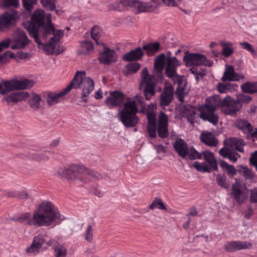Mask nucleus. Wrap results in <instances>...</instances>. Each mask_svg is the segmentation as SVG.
Returning a JSON list of instances; mask_svg holds the SVG:
<instances>
[{"instance_id": "f257e3e1", "label": "nucleus", "mask_w": 257, "mask_h": 257, "mask_svg": "<svg viewBox=\"0 0 257 257\" xmlns=\"http://www.w3.org/2000/svg\"><path fill=\"white\" fill-rule=\"evenodd\" d=\"M65 217L60 215L54 206L49 201H43L40 204L37 210L31 218L30 213L27 212L17 217V221L25 222L30 225L37 227L48 226L63 220Z\"/></svg>"}, {"instance_id": "f03ea898", "label": "nucleus", "mask_w": 257, "mask_h": 257, "mask_svg": "<svg viewBox=\"0 0 257 257\" xmlns=\"http://www.w3.org/2000/svg\"><path fill=\"white\" fill-rule=\"evenodd\" d=\"M23 25L30 37L33 38L39 45H42L39 37V30L43 39H46L55 30L54 25L52 23L51 14H45L42 10L35 11L31 16V20L23 22Z\"/></svg>"}, {"instance_id": "7ed1b4c3", "label": "nucleus", "mask_w": 257, "mask_h": 257, "mask_svg": "<svg viewBox=\"0 0 257 257\" xmlns=\"http://www.w3.org/2000/svg\"><path fill=\"white\" fill-rule=\"evenodd\" d=\"M85 72L78 71L70 84L62 91L59 93L49 92L47 93V102L49 105L57 103L60 99L66 95L72 88H82L81 93L82 101L86 103L87 96L89 95L94 88V83L90 77H85Z\"/></svg>"}, {"instance_id": "20e7f679", "label": "nucleus", "mask_w": 257, "mask_h": 257, "mask_svg": "<svg viewBox=\"0 0 257 257\" xmlns=\"http://www.w3.org/2000/svg\"><path fill=\"white\" fill-rule=\"evenodd\" d=\"M223 100V99H219L217 96H211L209 98L208 103L204 105V108L200 110V114L194 109L184 107L182 111V115L187 118V121L191 124L198 122L199 118H201L203 120L208 121L216 125L218 122L219 116L215 111L218 105L222 109L221 102Z\"/></svg>"}, {"instance_id": "39448f33", "label": "nucleus", "mask_w": 257, "mask_h": 257, "mask_svg": "<svg viewBox=\"0 0 257 257\" xmlns=\"http://www.w3.org/2000/svg\"><path fill=\"white\" fill-rule=\"evenodd\" d=\"M161 50V44L158 42L149 43L144 45L142 47H138L132 49L124 54L121 57L125 62H134L141 61L146 54L148 56H152Z\"/></svg>"}, {"instance_id": "423d86ee", "label": "nucleus", "mask_w": 257, "mask_h": 257, "mask_svg": "<svg viewBox=\"0 0 257 257\" xmlns=\"http://www.w3.org/2000/svg\"><path fill=\"white\" fill-rule=\"evenodd\" d=\"M138 112V108L135 101L130 99L124 104V107L118 113V117L125 127H134L139 121V117L136 115Z\"/></svg>"}, {"instance_id": "0eeeda50", "label": "nucleus", "mask_w": 257, "mask_h": 257, "mask_svg": "<svg viewBox=\"0 0 257 257\" xmlns=\"http://www.w3.org/2000/svg\"><path fill=\"white\" fill-rule=\"evenodd\" d=\"M251 100L250 96L244 94L239 95L236 99L227 95L221 102L222 112L226 115L235 116L242 106V104L247 103Z\"/></svg>"}, {"instance_id": "6e6552de", "label": "nucleus", "mask_w": 257, "mask_h": 257, "mask_svg": "<svg viewBox=\"0 0 257 257\" xmlns=\"http://www.w3.org/2000/svg\"><path fill=\"white\" fill-rule=\"evenodd\" d=\"M70 179L78 180L82 182L103 178L101 174L86 168L83 165L72 164L70 166Z\"/></svg>"}, {"instance_id": "1a4fd4ad", "label": "nucleus", "mask_w": 257, "mask_h": 257, "mask_svg": "<svg viewBox=\"0 0 257 257\" xmlns=\"http://www.w3.org/2000/svg\"><path fill=\"white\" fill-rule=\"evenodd\" d=\"M142 86H145L144 94L146 99L149 100L151 97L155 93V77L153 75L149 74L148 71L146 68H144L142 73Z\"/></svg>"}, {"instance_id": "9d476101", "label": "nucleus", "mask_w": 257, "mask_h": 257, "mask_svg": "<svg viewBox=\"0 0 257 257\" xmlns=\"http://www.w3.org/2000/svg\"><path fill=\"white\" fill-rule=\"evenodd\" d=\"M16 20V11L14 9L6 11L0 16V32H4L13 27Z\"/></svg>"}, {"instance_id": "9b49d317", "label": "nucleus", "mask_w": 257, "mask_h": 257, "mask_svg": "<svg viewBox=\"0 0 257 257\" xmlns=\"http://www.w3.org/2000/svg\"><path fill=\"white\" fill-rule=\"evenodd\" d=\"M184 54L183 60L185 64H212L210 60L201 53H190L186 51Z\"/></svg>"}, {"instance_id": "f8f14e48", "label": "nucleus", "mask_w": 257, "mask_h": 257, "mask_svg": "<svg viewBox=\"0 0 257 257\" xmlns=\"http://www.w3.org/2000/svg\"><path fill=\"white\" fill-rule=\"evenodd\" d=\"M124 95L119 91L115 90L110 92L104 102L109 109L120 107L124 105Z\"/></svg>"}, {"instance_id": "ddd939ff", "label": "nucleus", "mask_w": 257, "mask_h": 257, "mask_svg": "<svg viewBox=\"0 0 257 257\" xmlns=\"http://www.w3.org/2000/svg\"><path fill=\"white\" fill-rule=\"evenodd\" d=\"M245 189L237 181L232 185L230 192L231 196L239 205L243 203L247 199V195L244 190Z\"/></svg>"}, {"instance_id": "4468645a", "label": "nucleus", "mask_w": 257, "mask_h": 257, "mask_svg": "<svg viewBox=\"0 0 257 257\" xmlns=\"http://www.w3.org/2000/svg\"><path fill=\"white\" fill-rule=\"evenodd\" d=\"M98 59L101 64H109L116 63L118 56L114 49L104 46L103 50L99 53Z\"/></svg>"}, {"instance_id": "2eb2a0df", "label": "nucleus", "mask_w": 257, "mask_h": 257, "mask_svg": "<svg viewBox=\"0 0 257 257\" xmlns=\"http://www.w3.org/2000/svg\"><path fill=\"white\" fill-rule=\"evenodd\" d=\"M157 131L161 138H166L169 136L168 117L163 111H161L159 115Z\"/></svg>"}, {"instance_id": "dca6fc26", "label": "nucleus", "mask_w": 257, "mask_h": 257, "mask_svg": "<svg viewBox=\"0 0 257 257\" xmlns=\"http://www.w3.org/2000/svg\"><path fill=\"white\" fill-rule=\"evenodd\" d=\"M12 43V40L9 38L6 39L0 42V53L8 48ZM15 58L14 54L10 51H7L0 55V63L10 62V60Z\"/></svg>"}, {"instance_id": "f3484780", "label": "nucleus", "mask_w": 257, "mask_h": 257, "mask_svg": "<svg viewBox=\"0 0 257 257\" xmlns=\"http://www.w3.org/2000/svg\"><path fill=\"white\" fill-rule=\"evenodd\" d=\"M252 246V244L247 241H232L227 242L224 245V249L229 252L247 249Z\"/></svg>"}, {"instance_id": "a211bd4d", "label": "nucleus", "mask_w": 257, "mask_h": 257, "mask_svg": "<svg viewBox=\"0 0 257 257\" xmlns=\"http://www.w3.org/2000/svg\"><path fill=\"white\" fill-rule=\"evenodd\" d=\"M175 80L173 82L174 84H177L175 93L178 97V100L180 102H184L185 91L186 88L187 81L183 75Z\"/></svg>"}, {"instance_id": "6ab92c4d", "label": "nucleus", "mask_w": 257, "mask_h": 257, "mask_svg": "<svg viewBox=\"0 0 257 257\" xmlns=\"http://www.w3.org/2000/svg\"><path fill=\"white\" fill-rule=\"evenodd\" d=\"M174 98V89L172 86L165 87L161 94L160 105L161 106H168L173 101Z\"/></svg>"}, {"instance_id": "aec40b11", "label": "nucleus", "mask_w": 257, "mask_h": 257, "mask_svg": "<svg viewBox=\"0 0 257 257\" xmlns=\"http://www.w3.org/2000/svg\"><path fill=\"white\" fill-rule=\"evenodd\" d=\"M16 90V78L10 80H2L0 83V94L5 95Z\"/></svg>"}, {"instance_id": "412c9836", "label": "nucleus", "mask_w": 257, "mask_h": 257, "mask_svg": "<svg viewBox=\"0 0 257 257\" xmlns=\"http://www.w3.org/2000/svg\"><path fill=\"white\" fill-rule=\"evenodd\" d=\"M199 139L201 142L209 147H214L218 144L217 140L212 132H203L200 135Z\"/></svg>"}, {"instance_id": "4be33fe9", "label": "nucleus", "mask_w": 257, "mask_h": 257, "mask_svg": "<svg viewBox=\"0 0 257 257\" xmlns=\"http://www.w3.org/2000/svg\"><path fill=\"white\" fill-rule=\"evenodd\" d=\"M237 125L238 128L247 132V137L250 136L253 141L257 140V129L255 128L254 131L253 127L250 123L247 121L241 120L238 123Z\"/></svg>"}, {"instance_id": "5701e85b", "label": "nucleus", "mask_w": 257, "mask_h": 257, "mask_svg": "<svg viewBox=\"0 0 257 257\" xmlns=\"http://www.w3.org/2000/svg\"><path fill=\"white\" fill-rule=\"evenodd\" d=\"M173 147L178 155L182 158H185L189 153L187 144L182 139H177L174 143Z\"/></svg>"}, {"instance_id": "b1692460", "label": "nucleus", "mask_w": 257, "mask_h": 257, "mask_svg": "<svg viewBox=\"0 0 257 257\" xmlns=\"http://www.w3.org/2000/svg\"><path fill=\"white\" fill-rule=\"evenodd\" d=\"M38 0H22V5L26 12H23L20 15L17 14V19H26L28 17L34 9V6L38 3Z\"/></svg>"}, {"instance_id": "393cba45", "label": "nucleus", "mask_w": 257, "mask_h": 257, "mask_svg": "<svg viewBox=\"0 0 257 257\" xmlns=\"http://www.w3.org/2000/svg\"><path fill=\"white\" fill-rule=\"evenodd\" d=\"M59 39H55V37H52L50 39L49 43L46 44L44 46V50L48 54H59L62 52L60 51L58 49Z\"/></svg>"}, {"instance_id": "a878e982", "label": "nucleus", "mask_w": 257, "mask_h": 257, "mask_svg": "<svg viewBox=\"0 0 257 257\" xmlns=\"http://www.w3.org/2000/svg\"><path fill=\"white\" fill-rule=\"evenodd\" d=\"M47 244L52 247L56 257H66L67 249L63 245L60 244L58 241L52 239L50 240Z\"/></svg>"}, {"instance_id": "bb28decb", "label": "nucleus", "mask_w": 257, "mask_h": 257, "mask_svg": "<svg viewBox=\"0 0 257 257\" xmlns=\"http://www.w3.org/2000/svg\"><path fill=\"white\" fill-rule=\"evenodd\" d=\"M46 239L44 235L39 234L35 237L31 246L27 250L28 252L36 253L39 252Z\"/></svg>"}, {"instance_id": "cd10ccee", "label": "nucleus", "mask_w": 257, "mask_h": 257, "mask_svg": "<svg viewBox=\"0 0 257 257\" xmlns=\"http://www.w3.org/2000/svg\"><path fill=\"white\" fill-rule=\"evenodd\" d=\"M226 69L224 72L223 77H222V81L225 82L226 81H237L238 80L239 78L234 70V68L232 65H225Z\"/></svg>"}, {"instance_id": "c85d7f7f", "label": "nucleus", "mask_w": 257, "mask_h": 257, "mask_svg": "<svg viewBox=\"0 0 257 257\" xmlns=\"http://www.w3.org/2000/svg\"><path fill=\"white\" fill-rule=\"evenodd\" d=\"M29 40L26 33L21 29H17V49H21L28 45Z\"/></svg>"}, {"instance_id": "c756f323", "label": "nucleus", "mask_w": 257, "mask_h": 257, "mask_svg": "<svg viewBox=\"0 0 257 257\" xmlns=\"http://www.w3.org/2000/svg\"><path fill=\"white\" fill-rule=\"evenodd\" d=\"M41 101L42 98L40 95L36 93H32V96H30L28 104L32 109L38 110L42 106Z\"/></svg>"}, {"instance_id": "7c9ffc66", "label": "nucleus", "mask_w": 257, "mask_h": 257, "mask_svg": "<svg viewBox=\"0 0 257 257\" xmlns=\"http://www.w3.org/2000/svg\"><path fill=\"white\" fill-rule=\"evenodd\" d=\"M136 4V9H137L138 13L152 12L155 11L153 4L150 2L145 3L138 1Z\"/></svg>"}, {"instance_id": "2f4dec72", "label": "nucleus", "mask_w": 257, "mask_h": 257, "mask_svg": "<svg viewBox=\"0 0 257 257\" xmlns=\"http://www.w3.org/2000/svg\"><path fill=\"white\" fill-rule=\"evenodd\" d=\"M35 84V82L31 79L22 78L17 80V91L19 90L29 89Z\"/></svg>"}, {"instance_id": "473e14b6", "label": "nucleus", "mask_w": 257, "mask_h": 257, "mask_svg": "<svg viewBox=\"0 0 257 257\" xmlns=\"http://www.w3.org/2000/svg\"><path fill=\"white\" fill-rule=\"evenodd\" d=\"M203 155L204 159L208 163L209 166L213 167L214 171H217L218 170V167L213 153L206 151L203 152Z\"/></svg>"}, {"instance_id": "72a5a7b5", "label": "nucleus", "mask_w": 257, "mask_h": 257, "mask_svg": "<svg viewBox=\"0 0 257 257\" xmlns=\"http://www.w3.org/2000/svg\"><path fill=\"white\" fill-rule=\"evenodd\" d=\"M51 153L49 152H45L43 153H37L33 152H29L28 155V158L35 160L36 161L46 160L48 159Z\"/></svg>"}, {"instance_id": "f704fd0d", "label": "nucleus", "mask_w": 257, "mask_h": 257, "mask_svg": "<svg viewBox=\"0 0 257 257\" xmlns=\"http://www.w3.org/2000/svg\"><path fill=\"white\" fill-rule=\"evenodd\" d=\"M178 65H166L165 69L166 75L171 79L173 82L175 81L176 79H178L182 75H179L177 73L176 66Z\"/></svg>"}, {"instance_id": "c9c22d12", "label": "nucleus", "mask_w": 257, "mask_h": 257, "mask_svg": "<svg viewBox=\"0 0 257 257\" xmlns=\"http://www.w3.org/2000/svg\"><path fill=\"white\" fill-rule=\"evenodd\" d=\"M243 92L253 94L257 92V82H246L241 86Z\"/></svg>"}, {"instance_id": "e433bc0d", "label": "nucleus", "mask_w": 257, "mask_h": 257, "mask_svg": "<svg viewBox=\"0 0 257 257\" xmlns=\"http://www.w3.org/2000/svg\"><path fill=\"white\" fill-rule=\"evenodd\" d=\"M220 167L224 170L226 171L228 175H234L236 173V170L232 165L228 164L223 160H221L219 162Z\"/></svg>"}, {"instance_id": "4c0bfd02", "label": "nucleus", "mask_w": 257, "mask_h": 257, "mask_svg": "<svg viewBox=\"0 0 257 257\" xmlns=\"http://www.w3.org/2000/svg\"><path fill=\"white\" fill-rule=\"evenodd\" d=\"M154 105H149L147 110L148 123H156V115L153 109Z\"/></svg>"}, {"instance_id": "58836bf2", "label": "nucleus", "mask_w": 257, "mask_h": 257, "mask_svg": "<svg viewBox=\"0 0 257 257\" xmlns=\"http://www.w3.org/2000/svg\"><path fill=\"white\" fill-rule=\"evenodd\" d=\"M193 166L198 171L202 172H208L210 173L212 171H214L213 167L208 166L204 163H200L198 162H194Z\"/></svg>"}, {"instance_id": "ea45409f", "label": "nucleus", "mask_w": 257, "mask_h": 257, "mask_svg": "<svg viewBox=\"0 0 257 257\" xmlns=\"http://www.w3.org/2000/svg\"><path fill=\"white\" fill-rule=\"evenodd\" d=\"M149 208L154 210L155 208H158L160 210H167L165 205L162 200L159 198H155L153 202L151 203Z\"/></svg>"}, {"instance_id": "a19ab883", "label": "nucleus", "mask_w": 257, "mask_h": 257, "mask_svg": "<svg viewBox=\"0 0 257 257\" xmlns=\"http://www.w3.org/2000/svg\"><path fill=\"white\" fill-rule=\"evenodd\" d=\"M40 3L47 11H53L56 9L55 0H40Z\"/></svg>"}, {"instance_id": "79ce46f5", "label": "nucleus", "mask_w": 257, "mask_h": 257, "mask_svg": "<svg viewBox=\"0 0 257 257\" xmlns=\"http://www.w3.org/2000/svg\"><path fill=\"white\" fill-rule=\"evenodd\" d=\"M140 68V65H126L123 69V73L125 76L136 73Z\"/></svg>"}, {"instance_id": "37998d69", "label": "nucleus", "mask_w": 257, "mask_h": 257, "mask_svg": "<svg viewBox=\"0 0 257 257\" xmlns=\"http://www.w3.org/2000/svg\"><path fill=\"white\" fill-rule=\"evenodd\" d=\"M90 219L92 225L91 223H89L85 234V239L89 242H91L93 240L92 226H94V219L92 218H91Z\"/></svg>"}, {"instance_id": "c03bdc74", "label": "nucleus", "mask_w": 257, "mask_h": 257, "mask_svg": "<svg viewBox=\"0 0 257 257\" xmlns=\"http://www.w3.org/2000/svg\"><path fill=\"white\" fill-rule=\"evenodd\" d=\"M220 45L223 47L221 54L225 57H228L233 53V49L229 46V44L226 43H221Z\"/></svg>"}, {"instance_id": "a18cd8bd", "label": "nucleus", "mask_w": 257, "mask_h": 257, "mask_svg": "<svg viewBox=\"0 0 257 257\" xmlns=\"http://www.w3.org/2000/svg\"><path fill=\"white\" fill-rule=\"evenodd\" d=\"M189 159L190 160H195L197 159H201L202 158V154L199 153L194 147H191L189 150V153L187 155Z\"/></svg>"}, {"instance_id": "49530a36", "label": "nucleus", "mask_w": 257, "mask_h": 257, "mask_svg": "<svg viewBox=\"0 0 257 257\" xmlns=\"http://www.w3.org/2000/svg\"><path fill=\"white\" fill-rule=\"evenodd\" d=\"M156 123H148L147 132L148 136L151 138H155L156 135Z\"/></svg>"}, {"instance_id": "de8ad7c7", "label": "nucleus", "mask_w": 257, "mask_h": 257, "mask_svg": "<svg viewBox=\"0 0 257 257\" xmlns=\"http://www.w3.org/2000/svg\"><path fill=\"white\" fill-rule=\"evenodd\" d=\"M216 181L221 188L227 189L229 187V184L226 182V177L224 176L218 175L216 177Z\"/></svg>"}, {"instance_id": "09e8293b", "label": "nucleus", "mask_w": 257, "mask_h": 257, "mask_svg": "<svg viewBox=\"0 0 257 257\" xmlns=\"http://www.w3.org/2000/svg\"><path fill=\"white\" fill-rule=\"evenodd\" d=\"M101 29L98 26L93 27L91 30V37L94 40H96L101 36Z\"/></svg>"}, {"instance_id": "8fccbe9b", "label": "nucleus", "mask_w": 257, "mask_h": 257, "mask_svg": "<svg viewBox=\"0 0 257 257\" xmlns=\"http://www.w3.org/2000/svg\"><path fill=\"white\" fill-rule=\"evenodd\" d=\"M166 55L165 53H162L155 58L154 64H166Z\"/></svg>"}, {"instance_id": "3c124183", "label": "nucleus", "mask_w": 257, "mask_h": 257, "mask_svg": "<svg viewBox=\"0 0 257 257\" xmlns=\"http://www.w3.org/2000/svg\"><path fill=\"white\" fill-rule=\"evenodd\" d=\"M2 7L4 8L12 7V9L16 10V0H3Z\"/></svg>"}, {"instance_id": "603ef678", "label": "nucleus", "mask_w": 257, "mask_h": 257, "mask_svg": "<svg viewBox=\"0 0 257 257\" xmlns=\"http://www.w3.org/2000/svg\"><path fill=\"white\" fill-rule=\"evenodd\" d=\"M137 0H120L119 3L122 5L123 7H134L136 8Z\"/></svg>"}, {"instance_id": "864d4df0", "label": "nucleus", "mask_w": 257, "mask_h": 257, "mask_svg": "<svg viewBox=\"0 0 257 257\" xmlns=\"http://www.w3.org/2000/svg\"><path fill=\"white\" fill-rule=\"evenodd\" d=\"M81 47L85 51L87 50V52L92 51L94 48V45L92 42L90 41L85 40L82 43Z\"/></svg>"}, {"instance_id": "5fc2aeb1", "label": "nucleus", "mask_w": 257, "mask_h": 257, "mask_svg": "<svg viewBox=\"0 0 257 257\" xmlns=\"http://www.w3.org/2000/svg\"><path fill=\"white\" fill-rule=\"evenodd\" d=\"M70 166L69 168H60L58 170V174L61 176L70 179Z\"/></svg>"}, {"instance_id": "6e6d98bb", "label": "nucleus", "mask_w": 257, "mask_h": 257, "mask_svg": "<svg viewBox=\"0 0 257 257\" xmlns=\"http://www.w3.org/2000/svg\"><path fill=\"white\" fill-rule=\"evenodd\" d=\"M30 94L27 91H17V102L25 100L30 97Z\"/></svg>"}, {"instance_id": "4d7b16f0", "label": "nucleus", "mask_w": 257, "mask_h": 257, "mask_svg": "<svg viewBox=\"0 0 257 257\" xmlns=\"http://www.w3.org/2000/svg\"><path fill=\"white\" fill-rule=\"evenodd\" d=\"M4 99L6 100L9 104H14L16 102V92H14L10 95L5 97Z\"/></svg>"}, {"instance_id": "13d9d810", "label": "nucleus", "mask_w": 257, "mask_h": 257, "mask_svg": "<svg viewBox=\"0 0 257 257\" xmlns=\"http://www.w3.org/2000/svg\"><path fill=\"white\" fill-rule=\"evenodd\" d=\"M250 201L251 203H257V188L250 190Z\"/></svg>"}, {"instance_id": "bf43d9fd", "label": "nucleus", "mask_w": 257, "mask_h": 257, "mask_svg": "<svg viewBox=\"0 0 257 257\" xmlns=\"http://www.w3.org/2000/svg\"><path fill=\"white\" fill-rule=\"evenodd\" d=\"M134 101V100H133ZM136 106H137V104H139L142 107V109H145L146 108V105L144 101V98L141 96H137L135 100Z\"/></svg>"}, {"instance_id": "052dcab7", "label": "nucleus", "mask_w": 257, "mask_h": 257, "mask_svg": "<svg viewBox=\"0 0 257 257\" xmlns=\"http://www.w3.org/2000/svg\"><path fill=\"white\" fill-rule=\"evenodd\" d=\"M231 152V151L229 149L227 148H222L219 150V154L224 158H227Z\"/></svg>"}, {"instance_id": "680f3d73", "label": "nucleus", "mask_w": 257, "mask_h": 257, "mask_svg": "<svg viewBox=\"0 0 257 257\" xmlns=\"http://www.w3.org/2000/svg\"><path fill=\"white\" fill-rule=\"evenodd\" d=\"M240 45L242 46V47L248 51L249 52H251L252 54L255 53V51L253 49L252 46L248 43V42H243L240 43Z\"/></svg>"}, {"instance_id": "e2e57ef3", "label": "nucleus", "mask_w": 257, "mask_h": 257, "mask_svg": "<svg viewBox=\"0 0 257 257\" xmlns=\"http://www.w3.org/2000/svg\"><path fill=\"white\" fill-rule=\"evenodd\" d=\"M28 197V194L25 189H21L17 193V198L25 199Z\"/></svg>"}, {"instance_id": "0e129e2a", "label": "nucleus", "mask_w": 257, "mask_h": 257, "mask_svg": "<svg viewBox=\"0 0 257 257\" xmlns=\"http://www.w3.org/2000/svg\"><path fill=\"white\" fill-rule=\"evenodd\" d=\"M164 5L168 6H176L180 3V0H163Z\"/></svg>"}, {"instance_id": "69168bd1", "label": "nucleus", "mask_w": 257, "mask_h": 257, "mask_svg": "<svg viewBox=\"0 0 257 257\" xmlns=\"http://www.w3.org/2000/svg\"><path fill=\"white\" fill-rule=\"evenodd\" d=\"M179 62L176 56H171L166 59V64H179Z\"/></svg>"}, {"instance_id": "338daca9", "label": "nucleus", "mask_w": 257, "mask_h": 257, "mask_svg": "<svg viewBox=\"0 0 257 257\" xmlns=\"http://www.w3.org/2000/svg\"><path fill=\"white\" fill-rule=\"evenodd\" d=\"M250 163L255 167L257 171V151L253 153L250 158Z\"/></svg>"}, {"instance_id": "774afa93", "label": "nucleus", "mask_w": 257, "mask_h": 257, "mask_svg": "<svg viewBox=\"0 0 257 257\" xmlns=\"http://www.w3.org/2000/svg\"><path fill=\"white\" fill-rule=\"evenodd\" d=\"M30 57V55L28 53H25L22 50L17 51V58L19 59H26L29 58Z\"/></svg>"}]
</instances>
